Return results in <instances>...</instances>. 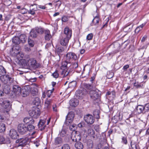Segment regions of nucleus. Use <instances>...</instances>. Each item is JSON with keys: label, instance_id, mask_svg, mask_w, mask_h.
Wrapping results in <instances>:
<instances>
[{"label": "nucleus", "instance_id": "obj_39", "mask_svg": "<svg viewBox=\"0 0 149 149\" xmlns=\"http://www.w3.org/2000/svg\"><path fill=\"white\" fill-rule=\"evenodd\" d=\"M84 88L87 90H90L93 88V86L91 84L85 83L84 84Z\"/></svg>", "mask_w": 149, "mask_h": 149}, {"label": "nucleus", "instance_id": "obj_2", "mask_svg": "<svg viewBox=\"0 0 149 149\" xmlns=\"http://www.w3.org/2000/svg\"><path fill=\"white\" fill-rule=\"evenodd\" d=\"M0 104L5 109L7 112L9 111L11 108V104L10 102L8 100H4L3 98L0 99Z\"/></svg>", "mask_w": 149, "mask_h": 149}, {"label": "nucleus", "instance_id": "obj_12", "mask_svg": "<svg viewBox=\"0 0 149 149\" xmlns=\"http://www.w3.org/2000/svg\"><path fill=\"white\" fill-rule=\"evenodd\" d=\"M21 88L17 85H13V87L12 92L16 96H19L21 95Z\"/></svg>", "mask_w": 149, "mask_h": 149}, {"label": "nucleus", "instance_id": "obj_3", "mask_svg": "<svg viewBox=\"0 0 149 149\" xmlns=\"http://www.w3.org/2000/svg\"><path fill=\"white\" fill-rule=\"evenodd\" d=\"M25 65L33 69H36L40 66V64L37 63L36 60L34 58H30L26 62Z\"/></svg>", "mask_w": 149, "mask_h": 149}, {"label": "nucleus", "instance_id": "obj_51", "mask_svg": "<svg viewBox=\"0 0 149 149\" xmlns=\"http://www.w3.org/2000/svg\"><path fill=\"white\" fill-rule=\"evenodd\" d=\"M61 149H70V147L69 145L67 144H64L61 148Z\"/></svg>", "mask_w": 149, "mask_h": 149}, {"label": "nucleus", "instance_id": "obj_33", "mask_svg": "<svg viewBox=\"0 0 149 149\" xmlns=\"http://www.w3.org/2000/svg\"><path fill=\"white\" fill-rule=\"evenodd\" d=\"M62 139L59 137L56 138L55 139L54 143L56 145H58L62 143Z\"/></svg>", "mask_w": 149, "mask_h": 149}, {"label": "nucleus", "instance_id": "obj_31", "mask_svg": "<svg viewBox=\"0 0 149 149\" xmlns=\"http://www.w3.org/2000/svg\"><path fill=\"white\" fill-rule=\"evenodd\" d=\"M75 146L77 149H83L84 147L82 143L80 142L77 141L75 143Z\"/></svg>", "mask_w": 149, "mask_h": 149}, {"label": "nucleus", "instance_id": "obj_20", "mask_svg": "<svg viewBox=\"0 0 149 149\" xmlns=\"http://www.w3.org/2000/svg\"><path fill=\"white\" fill-rule=\"evenodd\" d=\"M10 83L3 84V90L6 93L8 94L10 91Z\"/></svg>", "mask_w": 149, "mask_h": 149}, {"label": "nucleus", "instance_id": "obj_54", "mask_svg": "<svg viewBox=\"0 0 149 149\" xmlns=\"http://www.w3.org/2000/svg\"><path fill=\"white\" fill-rule=\"evenodd\" d=\"M30 118L29 117H26L24 119V122L26 124H28L29 123V120H30Z\"/></svg>", "mask_w": 149, "mask_h": 149}, {"label": "nucleus", "instance_id": "obj_43", "mask_svg": "<svg viewBox=\"0 0 149 149\" xmlns=\"http://www.w3.org/2000/svg\"><path fill=\"white\" fill-rule=\"evenodd\" d=\"M87 133L89 135L91 136L95 134L94 131L92 128H89L88 130Z\"/></svg>", "mask_w": 149, "mask_h": 149}, {"label": "nucleus", "instance_id": "obj_53", "mask_svg": "<svg viewBox=\"0 0 149 149\" xmlns=\"http://www.w3.org/2000/svg\"><path fill=\"white\" fill-rule=\"evenodd\" d=\"M52 75L55 78H58V71H56L52 74Z\"/></svg>", "mask_w": 149, "mask_h": 149}, {"label": "nucleus", "instance_id": "obj_17", "mask_svg": "<svg viewBox=\"0 0 149 149\" xmlns=\"http://www.w3.org/2000/svg\"><path fill=\"white\" fill-rule=\"evenodd\" d=\"M135 111L138 114L146 113L143 105H138L135 109Z\"/></svg>", "mask_w": 149, "mask_h": 149}, {"label": "nucleus", "instance_id": "obj_9", "mask_svg": "<svg viewBox=\"0 0 149 149\" xmlns=\"http://www.w3.org/2000/svg\"><path fill=\"white\" fill-rule=\"evenodd\" d=\"M27 126L23 124H19L17 126V129L19 133L22 135L25 134L27 132Z\"/></svg>", "mask_w": 149, "mask_h": 149}, {"label": "nucleus", "instance_id": "obj_49", "mask_svg": "<svg viewBox=\"0 0 149 149\" xmlns=\"http://www.w3.org/2000/svg\"><path fill=\"white\" fill-rule=\"evenodd\" d=\"M66 134V132L65 130H62L60 132L59 135L61 137H63L65 136Z\"/></svg>", "mask_w": 149, "mask_h": 149}, {"label": "nucleus", "instance_id": "obj_16", "mask_svg": "<svg viewBox=\"0 0 149 149\" xmlns=\"http://www.w3.org/2000/svg\"><path fill=\"white\" fill-rule=\"evenodd\" d=\"M20 50V47H12L10 51V54L13 56H17Z\"/></svg>", "mask_w": 149, "mask_h": 149}, {"label": "nucleus", "instance_id": "obj_32", "mask_svg": "<svg viewBox=\"0 0 149 149\" xmlns=\"http://www.w3.org/2000/svg\"><path fill=\"white\" fill-rule=\"evenodd\" d=\"M35 31L34 29H32L30 32V37L33 38H35L37 37L38 34Z\"/></svg>", "mask_w": 149, "mask_h": 149}, {"label": "nucleus", "instance_id": "obj_38", "mask_svg": "<svg viewBox=\"0 0 149 149\" xmlns=\"http://www.w3.org/2000/svg\"><path fill=\"white\" fill-rule=\"evenodd\" d=\"M40 102V98L38 97L35 98L34 100L33 101V102L35 105L36 106L38 105Z\"/></svg>", "mask_w": 149, "mask_h": 149}, {"label": "nucleus", "instance_id": "obj_64", "mask_svg": "<svg viewBox=\"0 0 149 149\" xmlns=\"http://www.w3.org/2000/svg\"><path fill=\"white\" fill-rule=\"evenodd\" d=\"M76 83L75 82H70L69 84L70 86H72L73 87H74L76 85Z\"/></svg>", "mask_w": 149, "mask_h": 149}, {"label": "nucleus", "instance_id": "obj_58", "mask_svg": "<svg viewBox=\"0 0 149 149\" xmlns=\"http://www.w3.org/2000/svg\"><path fill=\"white\" fill-rule=\"evenodd\" d=\"M78 65L77 62H75L72 65V67L73 68H76L78 67Z\"/></svg>", "mask_w": 149, "mask_h": 149}, {"label": "nucleus", "instance_id": "obj_25", "mask_svg": "<svg viewBox=\"0 0 149 149\" xmlns=\"http://www.w3.org/2000/svg\"><path fill=\"white\" fill-rule=\"evenodd\" d=\"M37 10V7L36 6H33L32 5V7H30V10H28V12L29 14L34 15L35 14V12Z\"/></svg>", "mask_w": 149, "mask_h": 149}, {"label": "nucleus", "instance_id": "obj_22", "mask_svg": "<svg viewBox=\"0 0 149 149\" xmlns=\"http://www.w3.org/2000/svg\"><path fill=\"white\" fill-rule=\"evenodd\" d=\"M52 102V100L48 98H47L45 102V108L47 109L50 108Z\"/></svg>", "mask_w": 149, "mask_h": 149}, {"label": "nucleus", "instance_id": "obj_59", "mask_svg": "<svg viewBox=\"0 0 149 149\" xmlns=\"http://www.w3.org/2000/svg\"><path fill=\"white\" fill-rule=\"evenodd\" d=\"M61 20L63 22H65L68 20V18L67 17L64 16L62 18Z\"/></svg>", "mask_w": 149, "mask_h": 149}, {"label": "nucleus", "instance_id": "obj_45", "mask_svg": "<svg viewBox=\"0 0 149 149\" xmlns=\"http://www.w3.org/2000/svg\"><path fill=\"white\" fill-rule=\"evenodd\" d=\"M5 68L2 66H0V74L3 75L6 73Z\"/></svg>", "mask_w": 149, "mask_h": 149}, {"label": "nucleus", "instance_id": "obj_14", "mask_svg": "<svg viewBox=\"0 0 149 149\" xmlns=\"http://www.w3.org/2000/svg\"><path fill=\"white\" fill-rule=\"evenodd\" d=\"M77 57L74 53L72 52L68 53L66 55V59L70 63L71 61L77 59Z\"/></svg>", "mask_w": 149, "mask_h": 149}, {"label": "nucleus", "instance_id": "obj_57", "mask_svg": "<svg viewBox=\"0 0 149 149\" xmlns=\"http://www.w3.org/2000/svg\"><path fill=\"white\" fill-rule=\"evenodd\" d=\"M52 108L54 111L55 112L57 111V106L56 104H54L52 105Z\"/></svg>", "mask_w": 149, "mask_h": 149}, {"label": "nucleus", "instance_id": "obj_42", "mask_svg": "<svg viewBox=\"0 0 149 149\" xmlns=\"http://www.w3.org/2000/svg\"><path fill=\"white\" fill-rule=\"evenodd\" d=\"M54 2L56 3L55 5L56 7H57L58 8H59L61 4V1L58 0V1L54 0L53 2Z\"/></svg>", "mask_w": 149, "mask_h": 149}, {"label": "nucleus", "instance_id": "obj_1", "mask_svg": "<svg viewBox=\"0 0 149 149\" xmlns=\"http://www.w3.org/2000/svg\"><path fill=\"white\" fill-rule=\"evenodd\" d=\"M70 63L68 61H63L62 63V65L61 67V69L62 70L61 72V74L63 77H67L68 79V77L71 75V72L67 68L70 66Z\"/></svg>", "mask_w": 149, "mask_h": 149}, {"label": "nucleus", "instance_id": "obj_46", "mask_svg": "<svg viewBox=\"0 0 149 149\" xmlns=\"http://www.w3.org/2000/svg\"><path fill=\"white\" fill-rule=\"evenodd\" d=\"M54 90V88H53L52 90H49L46 92V95H47L48 98L50 97Z\"/></svg>", "mask_w": 149, "mask_h": 149}, {"label": "nucleus", "instance_id": "obj_41", "mask_svg": "<svg viewBox=\"0 0 149 149\" xmlns=\"http://www.w3.org/2000/svg\"><path fill=\"white\" fill-rule=\"evenodd\" d=\"M99 18L98 17H95L92 21L94 25H97L99 23Z\"/></svg>", "mask_w": 149, "mask_h": 149}, {"label": "nucleus", "instance_id": "obj_63", "mask_svg": "<svg viewBox=\"0 0 149 149\" xmlns=\"http://www.w3.org/2000/svg\"><path fill=\"white\" fill-rule=\"evenodd\" d=\"M34 123V120L33 119L30 118V120H29V123H28V124L29 125H31V124H33Z\"/></svg>", "mask_w": 149, "mask_h": 149}, {"label": "nucleus", "instance_id": "obj_35", "mask_svg": "<svg viewBox=\"0 0 149 149\" xmlns=\"http://www.w3.org/2000/svg\"><path fill=\"white\" fill-rule=\"evenodd\" d=\"M34 29L37 34H42L45 31L42 28L36 27Z\"/></svg>", "mask_w": 149, "mask_h": 149}, {"label": "nucleus", "instance_id": "obj_56", "mask_svg": "<svg viewBox=\"0 0 149 149\" xmlns=\"http://www.w3.org/2000/svg\"><path fill=\"white\" fill-rule=\"evenodd\" d=\"M122 142L124 144H126L127 143V141L126 138L123 137L122 138Z\"/></svg>", "mask_w": 149, "mask_h": 149}, {"label": "nucleus", "instance_id": "obj_4", "mask_svg": "<svg viewBox=\"0 0 149 149\" xmlns=\"http://www.w3.org/2000/svg\"><path fill=\"white\" fill-rule=\"evenodd\" d=\"M0 79L3 84L11 83L13 80L11 77L8 74L1 76Z\"/></svg>", "mask_w": 149, "mask_h": 149}, {"label": "nucleus", "instance_id": "obj_61", "mask_svg": "<svg viewBox=\"0 0 149 149\" xmlns=\"http://www.w3.org/2000/svg\"><path fill=\"white\" fill-rule=\"evenodd\" d=\"M4 120V116L3 115L0 114V121L3 122Z\"/></svg>", "mask_w": 149, "mask_h": 149}, {"label": "nucleus", "instance_id": "obj_50", "mask_svg": "<svg viewBox=\"0 0 149 149\" xmlns=\"http://www.w3.org/2000/svg\"><path fill=\"white\" fill-rule=\"evenodd\" d=\"M5 141V139L2 136L0 135V144L4 143Z\"/></svg>", "mask_w": 149, "mask_h": 149}, {"label": "nucleus", "instance_id": "obj_5", "mask_svg": "<svg viewBox=\"0 0 149 149\" xmlns=\"http://www.w3.org/2000/svg\"><path fill=\"white\" fill-rule=\"evenodd\" d=\"M29 114L31 117L37 118L40 116V112L39 109L36 107L29 111Z\"/></svg>", "mask_w": 149, "mask_h": 149}, {"label": "nucleus", "instance_id": "obj_19", "mask_svg": "<svg viewBox=\"0 0 149 149\" xmlns=\"http://www.w3.org/2000/svg\"><path fill=\"white\" fill-rule=\"evenodd\" d=\"M45 122V120L42 119L40 120L38 124V126L39 130H40L42 131L46 127V126L44 125Z\"/></svg>", "mask_w": 149, "mask_h": 149}, {"label": "nucleus", "instance_id": "obj_13", "mask_svg": "<svg viewBox=\"0 0 149 149\" xmlns=\"http://www.w3.org/2000/svg\"><path fill=\"white\" fill-rule=\"evenodd\" d=\"M84 119L85 121L88 124H92L95 121V119L91 115L88 114L84 116Z\"/></svg>", "mask_w": 149, "mask_h": 149}, {"label": "nucleus", "instance_id": "obj_30", "mask_svg": "<svg viewBox=\"0 0 149 149\" xmlns=\"http://www.w3.org/2000/svg\"><path fill=\"white\" fill-rule=\"evenodd\" d=\"M131 146L132 149H139L138 144L134 141L132 140L131 142Z\"/></svg>", "mask_w": 149, "mask_h": 149}, {"label": "nucleus", "instance_id": "obj_11", "mask_svg": "<svg viewBox=\"0 0 149 149\" xmlns=\"http://www.w3.org/2000/svg\"><path fill=\"white\" fill-rule=\"evenodd\" d=\"M72 30L68 27H66L64 29V33L61 34V36L70 39L72 36Z\"/></svg>", "mask_w": 149, "mask_h": 149}, {"label": "nucleus", "instance_id": "obj_40", "mask_svg": "<svg viewBox=\"0 0 149 149\" xmlns=\"http://www.w3.org/2000/svg\"><path fill=\"white\" fill-rule=\"evenodd\" d=\"M6 127L5 124L3 123L0 124V132H2L5 130Z\"/></svg>", "mask_w": 149, "mask_h": 149}, {"label": "nucleus", "instance_id": "obj_29", "mask_svg": "<svg viewBox=\"0 0 149 149\" xmlns=\"http://www.w3.org/2000/svg\"><path fill=\"white\" fill-rule=\"evenodd\" d=\"M145 82H141L139 83L138 82H135L134 83V85L136 88H142L144 86Z\"/></svg>", "mask_w": 149, "mask_h": 149}, {"label": "nucleus", "instance_id": "obj_34", "mask_svg": "<svg viewBox=\"0 0 149 149\" xmlns=\"http://www.w3.org/2000/svg\"><path fill=\"white\" fill-rule=\"evenodd\" d=\"M76 96L77 97L78 99H82L83 97V94L81 91H77L76 92Z\"/></svg>", "mask_w": 149, "mask_h": 149}, {"label": "nucleus", "instance_id": "obj_47", "mask_svg": "<svg viewBox=\"0 0 149 149\" xmlns=\"http://www.w3.org/2000/svg\"><path fill=\"white\" fill-rule=\"evenodd\" d=\"M28 42L29 45L31 46V47H33L34 46V42L30 38H29L28 40Z\"/></svg>", "mask_w": 149, "mask_h": 149}, {"label": "nucleus", "instance_id": "obj_55", "mask_svg": "<svg viewBox=\"0 0 149 149\" xmlns=\"http://www.w3.org/2000/svg\"><path fill=\"white\" fill-rule=\"evenodd\" d=\"M93 37L92 33H91L88 34L86 38L88 40H90L92 39Z\"/></svg>", "mask_w": 149, "mask_h": 149}, {"label": "nucleus", "instance_id": "obj_24", "mask_svg": "<svg viewBox=\"0 0 149 149\" xmlns=\"http://www.w3.org/2000/svg\"><path fill=\"white\" fill-rule=\"evenodd\" d=\"M70 104L71 106L75 107L79 104L78 100L75 98L71 99L70 101Z\"/></svg>", "mask_w": 149, "mask_h": 149}, {"label": "nucleus", "instance_id": "obj_10", "mask_svg": "<svg viewBox=\"0 0 149 149\" xmlns=\"http://www.w3.org/2000/svg\"><path fill=\"white\" fill-rule=\"evenodd\" d=\"M91 98L93 100L95 101L98 99L100 95L98 92L95 90H92L89 92Z\"/></svg>", "mask_w": 149, "mask_h": 149}, {"label": "nucleus", "instance_id": "obj_21", "mask_svg": "<svg viewBox=\"0 0 149 149\" xmlns=\"http://www.w3.org/2000/svg\"><path fill=\"white\" fill-rule=\"evenodd\" d=\"M69 40V38H63V37L61 36L60 41V44L62 46H66L68 44Z\"/></svg>", "mask_w": 149, "mask_h": 149}, {"label": "nucleus", "instance_id": "obj_60", "mask_svg": "<svg viewBox=\"0 0 149 149\" xmlns=\"http://www.w3.org/2000/svg\"><path fill=\"white\" fill-rule=\"evenodd\" d=\"M141 29L139 26L136 27L135 30V32L136 33H138L140 31Z\"/></svg>", "mask_w": 149, "mask_h": 149}, {"label": "nucleus", "instance_id": "obj_8", "mask_svg": "<svg viewBox=\"0 0 149 149\" xmlns=\"http://www.w3.org/2000/svg\"><path fill=\"white\" fill-rule=\"evenodd\" d=\"M31 91L30 86H25L21 90V95L23 97H26L28 95Z\"/></svg>", "mask_w": 149, "mask_h": 149}, {"label": "nucleus", "instance_id": "obj_18", "mask_svg": "<svg viewBox=\"0 0 149 149\" xmlns=\"http://www.w3.org/2000/svg\"><path fill=\"white\" fill-rule=\"evenodd\" d=\"M9 135L13 139H16L18 136L17 131L14 129L10 130L9 132Z\"/></svg>", "mask_w": 149, "mask_h": 149}, {"label": "nucleus", "instance_id": "obj_36", "mask_svg": "<svg viewBox=\"0 0 149 149\" xmlns=\"http://www.w3.org/2000/svg\"><path fill=\"white\" fill-rule=\"evenodd\" d=\"M19 38L20 39V42L21 41L23 43H24L27 39V37L25 34L21 35Z\"/></svg>", "mask_w": 149, "mask_h": 149}, {"label": "nucleus", "instance_id": "obj_37", "mask_svg": "<svg viewBox=\"0 0 149 149\" xmlns=\"http://www.w3.org/2000/svg\"><path fill=\"white\" fill-rule=\"evenodd\" d=\"M100 111L98 110H94L93 112V115L94 117L97 119L100 118Z\"/></svg>", "mask_w": 149, "mask_h": 149}, {"label": "nucleus", "instance_id": "obj_28", "mask_svg": "<svg viewBox=\"0 0 149 149\" xmlns=\"http://www.w3.org/2000/svg\"><path fill=\"white\" fill-rule=\"evenodd\" d=\"M12 40L13 43L15 45H19L20 43V39L18 36L13 37Z\"/></svg>", "mask_w": 149, "mask_h": 149}, {"label": "nucleus", "instance_id": "obj_62", "mask_svg": "<svg viewBox=\"0 0 149 149\" xmlns=\"http://www.w3.org/2000/svg\"><path fill=\"white\" fill-rule=\"evenodd\" d=\"M37 8H38L42 9H45L46 8V7L45 6L41 5H38L37 7Z\"/></svg>", "mask_w": 149, "mask_h": 149}, {"label": "nucleus", "instance_id": "obj_26", "mask_svg": "<svg viewBox=\"0 0 149 149\" xmlns=\"http://www.w3.org/2000/svg\"><path fill=\"white\" fill-rule=\"evenodd\" d=\"M44 32L45 34V40H49L51 38L50 31L48 30H45Z\"/></svg>", "mask_w": 149, "mask_h": 149}, {"label": "nucleus", "instance_id": "obj_48", "mask_svg": "<svg viewBox=\"0 0 149 149\" xmlns=\"http://www.w3.org/2000/svg\"><path fill=\"white\" fill-rule=\"evenodd\" d=\"M40 141L38 139H36L33 141V143L37 147L40 145Z\"/></svg>", "mask_w": 149, "mask_h": 149}, {"label": "nucleus", "instance_id": "obj_52", "mask_svg": "<svg viewBox=\"0 0 149 149\" xmlns=\"http://www.w3.org/2000/svg\"><path fill=\"white\" fill-rule=\"evenodd\" d=\"M144 108L146 113L148 112L149 110V104H146L145 106H144Z\"/></svg>", "mask_w": 149, "mask_h": 149}, {"label": "nucleus", "instance_id": "obj_44", "mask_svg": "<svg viewBox=\"0 0 149 149\" xmlns=\"http://www.w3.org/2000/svg\"><path fill=\"white\" fill-rule=\"evenodd\" d=\"M27 131H32L35 129L34 126L32 125H28V126H27Z\"/></svg>", "mask_w": 149, "mask_h": 149}, {"label": "nucleus", "instance_id": "obj_23", "mask_svg": "<svg viewBox=\"0 0 149 149\" xmlns=\"http://www.w3.org/2000/svg\"><path fill=\"white\" fill-rule=\"evenodd\" d=\"M133 26V24H130L125 26L123 29V31L127 33L130 32L132 29Z\"/></svg>", "mask_w": 149, "mask_h": 149}, {"label": "nucleus", "instance_id": "obj_27", "mask_svg": "<svg viewBox=\"0 0 149 149\" xmlns=\"http://www.w3.org/2000/svg\"><path fill=\"white\" fill-rule=\"evenodd\" d=\"M64 49L63 47H56L55 49V52L60 56V55H62Z\"/></svg>", "mask_w": 149, "mask_h": 149}, {"label": "nucleus", "instance_id": "obj_7", "mask_svg": "<svg viewBox=\"0 0 149 149\" xmlns=\"http://www.w3.org/2000/svg\"><path fill=\"white\" fill-rule=\"evenodd\" d=\"M74 116V115L73 112L72 111L70 112L66 116L65 124L67 125H69L72 122Z\"/></svg>", "mask_w": 149, "mask_h": 149}, {"label": "nucleus", "instance_id": "obj_15", "mask_svg": "<svg viewBox=\"0 0 149 149\" xmlns=\"http://www.w3.org/2000/svg\"><path fill=\"white\" fill-rule=\"evenodd\" d=\"M71 138L72 141L77 142L81 140V137L79 133L76 132L71 134Z\"/></svg>", "mask_w": 149, "mask_h": 149}, {"label": "nucleus", "instance_id": "obj_6", "mask_svg": "<svg viewBox=\"0 0 149 149\" xmlns=\"http://www.w3.org/2000/svg\"><path fill=\"white\" fill-rule=\"evenodd\" d=\"M29 139L27 137H24L22 138H20L16 141V143H18V147L24 146L28 144Z\"/></svg>", "mask_w": 149, "mask_h": 149}]
</instances>
